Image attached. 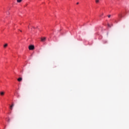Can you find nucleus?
Here are the masks:
<instances>
[{"label": "nucleus", "mask_w": 129, "mask_h": 129, "mask_svg": "<svg viewBox=\"0 0 129 129\" xmlns=\"http://www.w3.org/2000/svg\"><path fill=\"white\" fill-rule=\"evenodd\" d=\"M35 49V46L34 45H30L29 46V50H34Z\"/></svg>", "instance_id": "nucleus-1"}, {"label": "nucleus", "mask_w": 129, "mask_h": 129, "mask_svg": "<svg viewBox=\"0 0 129 129\" xmlns=\"http://www.w3.org/2000/svg\"><path fill=\"white\" fill-rule=\"evenodd\" d=\"M45 40H46V38L45 37H43V38H41L42 42H45Z\"/></svg>", "instance_id": "nucleus-2"}, {"label": "nucleus", "mask_w": 129, "mask_h": 129, "mask_svg": "<svg viewBox=\"0 0 129 129\" xmlns=\"http://www.w3.org/2000/svg\"><path fill=\"white\" fill-rule=\"evenodd\" d=\"M18 81H19V82H21V81H22L23 80V79L22 78H19V79H18Z\"/></svg>", "instance_id": "nucleus-3"}, {"label": "nucleus", "mask_w": 129, "mask_h": 129, "mask_svg": "<svg viewBox=\"0 0 129 129\" xmlns=\"http://www.w3.org/2000/svg\"><path fill=\"white\" fill-rule=\"evenodd\" d=\"M13 107H14V104H12L11 106H10V109L11 110H13Z\"/></svg>", "instance_id": "nucleus-4"}, {"label": "nucleus", "mask_w": 129, "mask_h": 129, "mask_svg": "<svg viewBox=\"0 0 129 129\" xmlns=\"http://www.w3.org/2000/svg\"><path fill=\"white\" fill-rule=\"evenodd\" d=\"M0 94L2 96H3V95H5V92H1Z\"/></svg>", "instance_id": "nucleus-5"}, {"label": "nucleus", "mask_w": 129, "mask_h": 129, "mask_svg": "<svg viewBox=\"0 0 129 129\" xmlns=\"http://www.w3.org/2000/svg\"><path fill=\"white\" fill-rule=\"evenodd\" d=\"M4 48H7L8 47V43H6L4 45Z\"/></svg>", "instance_id": "nucleus-6"}, {"label": "nucleus", "mask_w": 129, "mask_h": 129, "mask_svg": "<svg viewBox=\"0 0 129 129\" xmlns=\"http://www.w3.org/2000/svg\"><path fill=\"white\" fill-rule=\"evenodd\" d=\"M17 3H21L22 0H17Z\"/></svg>", "instance_id": "nucleus-7"}, {"label": "nucleus", "mask_w": 129, "mask_h": 129, "mask_svg": "<svg viewBox=\"0 0 129 129\" xmlns=\"http://www.w3.org/2000/svg\"><path fill=\"white\" fill-rule=\"evenodd\" d=\"M96 4H98L99 3V0H96Z\"/></svg>", "instance_id": "nucleus-8"}, {"label": "nucleus", "mask_w": 129, "mask_h": 129, "mask_svg": "<svg viewBox=\"0 0 129 129\" xmlns=\"http://www.w3.org/2000/svg\"><path fill=\"white\" fill-rule=\"evenodd\" d=\"M119 18H121L122 17V16L121 15L119 14Z\"/></svg>", "instance_id": "nucleus-9"}, {"label": "nucleus", "mask_w": 129, "mask_h": 129, "mask_svg": "<svg viewBox=\"0 0 129 129\" xmlns=\"http://www.w3.org/2000/svg\"><path fill=\"white\" fill-rule=\"evenodd\" d=\"M108 27H109V28H110V25L109 24H108Z\"/></svg>", "instance_id": "nucleus-10"}, {"label": "nucleus", "mask_w": 129, "mask_h": 129, "mask_svg": "<svg viewBox=\"0 0 129 129\" xmlns=\"http://www.w3.org/2000/svg\"><path fill=\"white\" fill-rule=\"evenodd\" d=\"M110 17H111L110 15H108V18H110Z\"/></svg>", "instance_id": "nucleus-11"}, {"label": "nucleus", "mask_w": 129, "mask_h": 129, "mask_svg": "<svg viewBox=\"0 0 129 129\" xmlns=\"http://www.w3.org/2000/svg\"><path fill=\"white\" fill-rule=\"evenodd\" d=\"M77 5H79V3L78 2V3H77Z\"/></svg>", "instance_id": "nucleus-12"}, {"label": "nucleus", "mask_w": 129, "mask_h": 129, "mask_svg": "<svg viewBox=\"0 0 129 129\" xmlns=\"http://www.w3.org/2000/svg\"><path fill=\"white\" fill-rule=\"evenodd\" d=\"M9 122H10V119L8 120Z\"/></svg>", "instance_id": "nucleus-13"}, {"label": "nucleus", "mask_w": 129, "mask_h": 129, "mask_svg": "<svg viewBox=\"0 0 129 129\" xmlns=\"http://www.w3.org/2000/svg\"><path fill=\"white\" fill-rule=\"evenodd\" d=\"M20 32H22V30H20Z\"/></svg>", "instance_id": "nucleus-14"}]
</instances>
